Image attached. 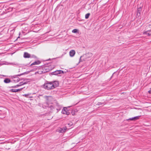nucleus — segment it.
Returning a JSON list of instances; mask_svg holds the SVG:
<instances>
[{
  "label": "nucleus",
  "mask_w": 151,
  "mask_h": 151,
  "mask_svg": "<svg viewBox=\"0 0 151 151\" xmlns=\"http://www.w3.org/2000/svg\"><path fill=\"white\" fill-rule=\"evenodd\" d=\"M59 85L58 82L54 81L52 82L47 81L42 85V87L47 90L53 89Z\"/></svg>",
  "instance_id": "1"
},
{
  "label": "nucleus",
  "mask_w": 151,
  "mask_h": 151,
  "mask_svg": "<svg viewBox=\"0 0 151 151\" xmlns=\"http://www.w3.org/2000/svg\"><path fill=\"white\" fill-rule=\"evenodd\" d=\"M54 107L57 111V112L60 111L62 107V106L60 105L57 102H55L54 104Z\"/></svg>",
  "instance_id": "2"
},
{
  "label": "nucleus",
  "mask_w": 151,
  "mask_h": 151,
  "mask_svg": "<svg viewBox=\"0 0 151 151\" xmlns=\"http://www.w3.org/2000/svg\"><path fill=\"white\" fill-rule=\"evenodd\" d=\"M23 56L25 58H34L35 56L34 55H32L31 56V55L27 52H24V53Z\"/></svg>",
  "instance_id": "3"
},
{
  "label": "nucleus",
  "mask_w": 151,
  "mask_h": 151,
  "mask_svg": "<svg viewBox=\"0 0 151 151\" xmlns=\"http://www.w3.org/2000/svg\"><path fill=\"white\" fill-rule=\"evenodd\" d=\"M67 109L66 107H64L62 111V113L63 114H65L68 115L70 114V113L67 110Z\"/></svg>",
  "instance_id": "4"
},
{
  "label": "nucleus",
  "mask_w": 151,
  "mask_h": 151,
  "mask_svg": "<svg viewBox=\"0 0 151 151\" xmlns=\"http://www.w3.org/2000/svg\"><path fill=\"white\" fill-rule=\"evenodd\" d=\"M46 99V104H48L49 103H51V100L52 99V98L51 96H46L45 97Z\"/></svg>",
  "instance_id": "5"
},
{
  "label": "nucleus",
  "mask_w": 151,
  "mask_h": 151,
  "mask_svg": "<svg viewBox=\"0 0 151 151\" xmlns=\"http://www.w3.org/2000/svg\"><path fill=\"white\" fill-rule=\"evenodd\" d=\"M67 128L66 127H65L63 128H60L58 129V131L59 133H63L65 132L66 129Z\"/></svg>",
  "instance_id": "6"
},
{
  "label": "nucleus",
  "mask_w": 151,
  "mask_h": 151,
  "mask_svg": "<svg viewBox=\"0 0 151 151\" xmlns=\"http://www.w3.org/2000/svg\"><path fill=\"white\" fill-rule=\"evenodd\" d=\"M92 56V54L91 53H86L85 55H84L83 56L85 58V59L86 60L88 58H90Z\"/></svg>",
  "instance_id": "7"
},
{
  "label": "nucleus",
  "mask_w": 151,
  "mask_h": 151,
  "mask_svg": "<svg viewBox=\"0 0 151 151\" xmlns=\"http://www.w3.org/2000/svg\"><path fill=\"white\" fill-rule=\"evenodd\" d=\"M140 116H139L134 117H132V118H129L128 119V120H130L132 121H135L139 119Z\"/></svg>",
  "instance_id": "8"
},
{
  "label": "nucleus",
  "mask_w": 151,
  "mask_h": 151,
  "mask_svg": "<svg viewBox=\"0 0 151 151\" xmlns=\"http://www.w3.org/2000/svg\"><path fill=\"white\" fill-rule=\"evenodd\" d=\"M75 53L76 52L74 50H71L69 52V55L71 57H73L74 56Z\"/></svg>",
  "instance_id": "9"
},
{
  "label": "nucleus",
  "mask_w": 151,
  "mask_h": 151,
  "mask_svg": "<svg viewBox=\"0 0 151 151\" xmlns=\"http://www.w3.org/2000/svg\"><path fill=\"white\" fill-rule=\"evenodd\" d=\"M23 88H21L15 89H12L10 90L12 92H16L18 91H21L23 89Z\"/></svg>",
  "instance_id": "10"
},
{
  "label": "nucleus",
  "mask_w": 151,
  "mask_h": 151,
  "mask_svg": "<svg viewBox=\"0 0 151 151\" xmlns=\"http://www.w3.org/2000/svg\"><path fill=\"white\" fill-rule=\"evenodd\" d=\"M40 63H41L40 62L39 60H38L37 61H35V62H34V63H32L31 65H38L39 64H40Z\"/></svg>",
  "instance_id": "11"
},
{
  "label": "nucleus",
  "mask_w": 151,
  "mask_h": 151,
  "mask_svg": "<svg viewBox=\"0 0 151 151\" xmlns=\"http://www.w3.org/2000/svg\"><path fill=\"white\" fill-rule=\"evenodd\" d=\"M4 82L5 83H9L11 82V80L9 78H6L4 80Z\"/></svg>",
  "instance_id": "12"
},
{
  "label": "nucleus",
  "mask_w": 151,
  "mask_h": 151,
  "mask_svg": "<svg viewBox=\"0 0 151 151\" xmlns=\"http://www.w3.org/2000/svg\"><path fill=\"white\" fill-rule=\"evenodd\" d=\"M60 74L59 70H56L52 73V74L53 75H57Z\"/></svg>",
  "instance_id": "13"
},
{
  "label": "nucleus",
  "mask_w": 151,
  "mask_h": 151,
  "mask_svg": "<svg viewBox=\"0 0 151 151\" xmlns=\"http://www.w3.org/2000/svg\"><path fill=\"white\" fill-rule=\"evenodd\" d=\"M47 106L49 107L51 110H52L54 108V107L51 105H50L48 104H47Z\"/></svg>",
  "instance_id": "14"
},
{
  "label": "nucleus",
  "mask_w": 151,
  "mask_h": 151,
  "mask_svg": "<svg viewBox=\"0 0 151 151\" xmlns=\"http://www.w3.org/2000/svg\"><path fill=\"white\" fill-rule=\"evenodd\" d=\"M31 94H24V95H23V96H25V97H27V98H32V96H29V95H30Z\"/></svg>",
  "instance_id": "15"
},
{
  "label": "nucleus",
  "mask_w": 151,
  "mask_h": 151,
  "mask_svg": "<svg viewBox=\"0 0 151 151\" xmlns=\"http://www.w3.org/2000/svg\"><path fill=\"white\" fill-rule=\"evenodd\" d=\"M78 32V30L77 29H74L72 31V32L73 33H76Z\"/></svg>",
  "instance_id": "16"
},
{
  "label": "nucleus",
  "mask_w": 151,
  "mask_h": 151,
  "mask_svg": "<svg viewBox=\"0 0 151 151\" xmlns=\"http://www.w3.org/2000/svg\"><path fill=\"white\" fill-rule=\"evenodd\" d=\"M90 14L89 13L86 14L85 15V18L86 19H88L89 18Z\"/></svg>",
  "instance_id": "17"
},
{
  "label": "nucleus",
  "mask_w": 151,
  "mask_h": 151,
  "mask_svg": "<svg viewBox=\"0 0 151 151\" xmlns=\"http://www.w3.org/2000/svg\"><path fill=\"white\" fill-rule=\"evenodd\" d=\"M15 79L14 80V81H16L17 82H19L20 79L18 77L14 78Z\"/></svg>",
  "instance_id": "18"
},
{
  "label": "nucleus",
  "mask_w": 151,
  "mask_h": 151,
  "mask_svg": "<svg viewBox=\"0 0 151 151\" xmlns=\"http://www.w3.org/2000/svg\"><path fill=\"white\" fill-rule=\"evenodd\" d=\"M148 36L151 35V30L148 31L146 32Z\"/></svg>",
  "instance_id": "19"
},
{
  "label": "nucleus",
  "mask_w": 151,
  "mask_h": 151,
  "mask_svg": "<svg viewBox=\"0 0 151 151\" xmlns=\"http://www.w3.org/2000/svg\"><path fill=\"white\" fill-rule=\"evenodd\" d=\"M104 103H101L100 102H99L97 103V105H98L99 106L101 105H104Z\"/></svg>",
  "instance_id": "20"
},
{
  "label": "nucleus",
  "mask_w": 151,
  "mask_h": 151,
  "mask_svg": "<svg viewBox=\"0 0 151 151\" xmlns=\"http://www.w3.org/2000/svg\"><path fill=\"white\" fill-rule=\"evenodd\" d=\"M27 82H20V85H24V84H25L27 83Z\"/></svg>",
  "instance_id": "21"
},
{
  "label": "nucleus",
  "mask_w": 151,
  "mask_h": 151,
  "mask_svg": "<svg viewBox=\"0 0 151 151\" xmlns=\"http://www.w3.org/2000/svg\"><path fill=\"white\" fill-rule=\"evenodd\" d=\"M21 86V85H17L16 86H13L12 87V88H15L17 87H19L20 86Z\"/></svg>",
  "instance_id": "22"
},
{
  "label": "nucleus",
  "mask_w": 151,
  "mask_h": 151,
  "mask_svg": "<svg viewBox=\"0 0 151 151\" xmlns=\"http://www.w3.org/2000/svg\"><path fill=\"white\" fill-rule=\"evenodd\" d=\"M142 9L141 7L137 9V11L139 12H139H140L141 11Z\"/></svg>",
  "instance_id": "23"
},
{
  "label": "nucleus",
  "mask_w": 151,
  "mask_h": 151,
  "mask_svg": "<svg viewBox=\"0 0 151 151\" xmlns=\"http://www.w3.org/2000/svg\"><path fill=\"white\" fill-rule=\"evenodd\" d=\"M59 72L60 73V74L61 73H64V72L63 70H59Z\"/></svg>",
  "instance_id": "24"
},
{
  "label": "nucleus",
  "mask_w": 151,
  "mask_h": 151,
  "mask_svg": "<svg viewBox=\"0 0 151 151\" xmlns=\"http://www.w3.org/2000/svg\"><path fill=\"white\" fill-rule=\"evenodd\" d=\"M24 74V73H22V74H18V75H17V76H20L22 75H23V74Z\"/></svg>",
  "instance_id": "25"
},
{
  "label": "nucleus",
  "mask_w": 151,
  "mask_h": 151,
  "mask_svg": "<svg viewBox=\"0 0 151 151\" xmlns=\"http://www.w3.org/2000/svg\"><path fill=\"white\" fill-rule=\"evenodd\" d=\"M148 92L150 94H151V89L148 91Z\"/></svg>",
  "instance_id": "26"
},
{
  "label": "nucleus",
  "mask_w": 151,
  "mask_h": 151,
  "mask_svg": "<svg viewBox=\"0 0 151 151\" xmlns=\"http://www.w3.org/2000/svg\"><path fill=\"white\" fill-rule=\"evenodd\" d=\"M4 143V142H1L0 143V144H3Z\"/></svg>",
  "instance_id": "27"
},
{
  "label": "nucleus",
  "mask_w": 151,
  "mask_h": 151,
  "mask_svg": "<svg viewBox=\"0 0 151 151\" xmlns=\"http://www.w3.org/2000/svg\"><path fill=\"white\" fill-rule=\"evenodd\" d=\"M1 86H0V90L1 89Z\"/></svg>",
  "instance_id": "28"
}]
</instances>
